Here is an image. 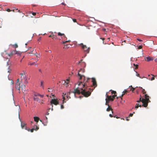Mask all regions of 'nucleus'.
<instances>
[{
  "label": "nucleus",
  "mask_w": 157,
  "mask_h": 157,
  "mask_svg": "<svg viewBox=\"0 0 157 157\" xmlns=\"http://www.w3.org/2000/svg\"><path fill=\"white\" fill-rule=\"evenodd\" d=\"M70 42V40H65V41H62V43L63 44H64V46L63 47V48L65 49H67L69 47H67V44H65V43L67 42Z\"/></svg>",
  "instance_id": "13"
},
{
  "label": "nucleus",
  "mask_w": 157,
  "mask_h": 157,
  "mask_svg": "<svg viewBox=\"0 0 157 157\" xmlns=\"http://www.w3.org/2000/svg\"><path fill=\"white\" fill-rule=\"evenodd\" d=\"M35 66L37 67L38 66V64H35Z\"/></svg>",
  "instance_id": "57"
},
{
  "label": "nucleus",
  "mask_w": 157,
  "mask_h": 157,
  "mask_svg": "<svg viewBox=\"0 0 157 157\" xmlns=\"http://www.w3.org/2000/svg\"><path fill=\"white\" fill-rule=\"evenodd\" d=\"M59 102L56 99H52L51 100V101H50V105H52V107L51 108L52 110V111L53 110V105L54 104L55 105H57L58 104H59Z\"/></svg>",
  "instance_id": "6"
},
{
  "label": "nucleus",
  "mask_w": 157,
  "mask_h": 157,
  "mask_svg": "<svg viewBox=\"0 0 157 157\" xmlns=\"http://www.w3.org/2000/svg\"><path fill=\"white\" fill-rule=\"evenodd\" d=\"M25 86L24 85L23 86H21L22 90H23V89L25 88Z\"/></svg>",
  "instance_id": "35"
},
{
  "label": "nucleus",
  "mask_w": 157,
  "mask_h": 157,
  "mask_svg": "<svg viewBox=\"0 0 157 157\" xmlns=\"http://www.w3.org/2000/svg\"><path fill=\"white\" fill-rule=\"evenodd\" d=\"M69 80V79H67L66 81H64V83L63 84H64L65 83H66V84H67L68 83Z\"/></svg>",
  "instance_id": "26"
},
{
  "label": "nucleus",
  "mask_w": 157,
  "mask_h": 157,
  "mask_svg": "<svg viewBox=\"0 0 157 157\" xmlns=\"http://www.w3.org/2000/svg\"><path fill=\"white\" fill-rule=\"evenodd\" d=\"M61 38L63 39V40H67V38L65 35V37H63V36H62Z\"/></svg>",
  "instance_id": "33"
},
{
  "label": "nucleus",
  "mask_w": 157,
  "mask_h": 157,
  "mask_svg": "<svg viewBox=\"0 0 157 157\" xmlns=\"http://www.w3.org/2000/svg\"><path fill=\"white\" fill-rule=\"evenodd\" d=\"M110 91H111V93H112V94H116V91L112 90H110Z\"/></svg>",
  "instance_id": "32"
},
{
  "label": "nucleus",
  "mask_w": 157,
  "mask_h": 157,
  "mask_svg": "<svg viewBox=\"0 0 157 157\" xmlns=\"http://www.w3.org/2000/svg\"><path fill=\"white\" fill-rule=\"evenodd\" d=\"M6 55H7L8 56L10 57H11L13 55L12 54V53L11 52L10 53L8 54L7 53H6Z\"/></svg>",
  "instance_id": "30"
},
{
  "label": "nucleus",
  "mask_w": 157,
  "mask_h": 157,
  "mask_svg": "<svg viewBox=\"0 0 157 157\" xmlns=\"http://www.w3.org/2000/svg\"><path fill=\"white\" fill-rule=\"evenodd\" d=\"M72 20H73V21L74 22H77L76 20V19H73Z\"/></svg>",
  "instance_id": "41"
},
{
  "label": "nucleus",
  "mask_w": 157,
  "mask_h": 157,
  "mask_svg": "<svg viewBox=\"0 0 157 157\" xmlns=\"http://www.w3.org/2000/svg\"><path fill=\"white\" fill-rule=\"evenodd\" d=\"M62 4L64 5H66V4L63 2L62 3Z\"/></svg>",
  "instance_id": "54"
},
{
  "label": "nucleus",
  "mask_w": 157,
  "mask_h": 157,
  "mask_svg": "<svg viewBox=\"0 0 157 157\" xmlns=\"http://www.w3.org/2000/svg\"><path fill=\"white\" fill-rule=\"evenodd\" d=\"M137 40L138 41H142V40H140V39H137Z\"/></svg>",
  "instance_id": "49"
},
{
  "label": "nucleus",
  "mask_w": 157,
  "mask_h": 157,
  "mask_svg": "<svg viewBox=\"0 0 157 157\" xmlns=\"http://www.w3.org/2000/svg\"><path fill=\"white\" fill-rule=\"evenodd\" d=\"M34 120L36 122H38L39 120V118L36 117H34Z\"/></svg>",
  "instance_id": "21"
},
{
  "label": "nucleus",
  "mask_w": 157,
  "mask_h": 157,
  "mask_svg": "<svg viewBox=\"0 0 157 157\" xmlns=\"http://www.w3.org/2000/svg\"><path fill=\"white\" fill-rule=\"evenodd\" d=\"M142 106L140 104H139L138 103H137L136 104V105L135 106V108L136 109H137L139 107H141V106Z\"/></svg>",
  "instance_id": "22"
},
{
  "label": "nucleus",
  "mask_w": 157,
  "mask_h": 157,
  "mask_svg": "<svg viewBox=\"0 0 157 157\" xmlns=\"http://www.w3.org/2000/svg\"><path fill=\"white\" fill-rule=\"evenodd\" d=\"M6 11H8V12H10L11 11H12V10H11L10 9H7L6 10Z\"/></svg>",
  "instance_id": "40"
},
{
  "label": "nucleus",
  "mask_w": 157,
  "mask_h": 157,
  "mask_svg": "<svg viewBox=\"0 0 157 157\" xmlns=\"http://www.w3.org/2000/svg\"><path fill=\"white\" fill-rule=\"evenodd\" d=\"M20 83H16L15 84V88L16 89L19 91H20V88H21V86H20Z\"/></svg>",
  "instance_id": "15"
},
{
  "label": "nucleus",
  "mask_w": 157,
  "mask_h": 157,
  "mask_svg": "<svg viewBox=\"0 0 157 157\" xmlns=\"http://www.w3.org/2000/svg\"><path fill=\"white\" fill-rule=\"evenodd\" d=\"M44 101L43 100H42L41 101H40V102H41V104H43L44 103Z\"/></svg>",
  "instance_id": "44"
},
{
  "label": "nucleus",
  "mask_w": 157,
  "mask_h": 157,
  "mask_svg": "<svg viewBox=\"0 0 157 157\" xmlns=\"http://www.w3.org/2000/svg\"><path fill=\"white\" fill-rule=\"evenodd\" d=\"M81 71H78V75L80 77L79 80H81V81L79 82L78 85L79 86H82L83 88H85L87 87V83L89 81V80L90 79V78H86L85 76L82 75H81L80 74V72Z\"/></svg>",
  "instance_id": "1"
},
{
  "label": "nucleus",
  "mask_w": 157,
  "mask_h": 157,
  "mask_svg": "<svg viewBox=\"0 0 157 157\" xmlns=\"http://www.w3.org/2000/svg\"><path fill=\"white\" fill-rule=\"evenodd\" d=\"M17 83H19V79H18L17 80Z\"/></svg>",
  "instance_id": "47"
},
{
  "label": "nucleus",
  "mask_w": 157,
  "mask_h": 157,
  "mask_svg": "<svg viewBox=\"0 0 157 157\" xmlns=\"http://www.w3.org/2000/svg\"><path fill=\"white\" fill-rule=\"evenodd\" d=\"M137 76H139V74H138L137 75Z\"/></svg>",
  "instance_id": "63"
},
{
  "label": "nucleus",
  "mask_w": 157,
  "mask_h": 157,
  "mask_svg": "<svg viewBox=\"0 0 157 157\" xmlns=\"http://www.w3.org/2000/svg\"><path fill=\"white\" fill-rule=\"evenodd\" d=\"M91 79H92L91 82H92L93 86H94V88L97 86V82L95 78H92Z\"/></svg>",
  "instance_id": "10"
},
{
  "label": "nucleus",
  "mask_w": 157,
  "mask_h": 157,
  "mask_svg": "<svg viewBox=\"0 0 157 157\" xmlns=\"http://www.w3.org/2000/svg\"><path fill=\"white\" fill-rule=\"evenodd\" d=\"M52 33L53 34H52V38L53 39H56L57 38H56V35H54V34H53V33L52 32Z\"/></svg>",
  "instance_id": "29"
},
{
  "label": "nucleus",
  "mask_w": 157,
  "mask_h": 157,
  "mask_svg": "<svg viewBox=\"0 0 157 157\" xmlns=\"http://www.w3.org/2000/svg\"><path fill=\"white\" fill-rule=\"evenodd\" d=\"M48 52L50 53H52V51L50 50H49L48 51Z\"/></svg>",
  "instance_id": "51"
},
{
  "label": "nucleus",
  "mask_w": 157,
  "mask_h": 157,
  "mask_svg": "<svg viewBox=\"0 0 157 157\" xmlns=\"http://www.w3.org/2000/svg\"><path fill=\"white\" fill-rule=\"evenodd\" d=\"M16 8H14V9H13V10H12V11H13V12H14V10H16Z\"/></svg>",
  "instance_id": "56"
},
{
  "label": "nucleus",
  "mask_w": 157,
  "mask_h": 157,
  "mask_svg": "<svg viewBox=\"0 0 157 157\" xmlns=\"http://www.w3.org/2000/svg\"><path fill=\"white\" fill-rule=\"evenodd\" d=\"M131 89H132V91L133 92H134V90H135V88H133V87H132V86H131Z\"/></svg>",
  "instance_id": "39"
},
{
  "label": "nucleus",
  "mask_w": 157,
  "mask_h": 157,
  "mask_svg": "<svg viewBox=\"0 0 157 157\" xmlns=\"http://www.w3.org/2000/svg\"><path fill=\"white\" fill-rule=\"evenodd\" d=\"M49 37H52V35H50L49 36Z\"/></svg>",
  "instance_id": "55"
},
{
  "label": "nucleus",
  "mask_w": 157,
  "mask_h": 157,
  "mask_svg": "<svg viewBox=\"0 0 157 157\" xmlns=\"http://www.w3.org/2000/svg\"><path fill=\"white\" fill-rule=\"evenodd\" d=\"M39 72H40L41 73H42V71H41V69H39Z\"/></svg>",
  "instance_id": "48"
},
{
  "label": "nucleus",
  "mask_w": 157,
  "mask_h": 157,
  "mask_svg": "<svg viewBox=\"0 0 157 157\" xmlns=\"http://www.w3.org/2000/svg\"><path fill=\"white\" fill-rule=\"evenodd\" d=\"M13 46H14L15 48H17L18 47V45L17 44H15L14 45H13Z\"/></svg>",
  "instance_id": "38"
},
{
  "label": "nucleus",
  "mask_w": 157,
  "mask_h": 157,
  "mask_svg": "<svg viewBox=\"0 0 157 157\" xmlns=\"http://www.w3.org/2000/svg\"><path fill=\"white\" fill-rule=\"evenodd\" d=\"M108 106H109L108 107L106 111L108 112H109L110 110H111L112 112V113H113V109H112V108L110 107V106H109V105H108Z\"/></svg>",
  "instance_id": "18"
},
{
  "label": "nucleus",
  "mask_w": 157,
  "mask_h": 157,
  "mask_svg": "<svg viewBox=\"0 0 157 157\" xmlns=\"http://www.w3.org/2000/svg\"><path fill=\"white\" fill-rule=\"evenodd\" d=\"M126 120L127 121H128L129 120L128 119V117L126 118Z\"/></svg>",
  "instance_id": "59"
},
{
  "label": "nucleus",
  "mask_w": 157,
  "mask_h": 157,
  "mask_svg": "<svg viewBox=\"0 0 157 157\" xmlns=\"http://www.w3.org/2000/svg\"><path fill=\"white\" fill-rule=\"evenodd\" d=\"M11 52L12 53L13 55L17 54V52H16V50L13 51L12 52Z\"/></svg>",
  "instance_id": "27"
},
{
  "label": "nucleus",
  "mask_w": 157,
  "mask_h": 157,
  "mask_svg": "<svg viewBox=\"0 0 157 157\" xmlns=\"http://www.w3.org/2000/svg\"><path fill=\"white\" fill-rule=\"evenodd\" d=\"M34 95L35 97H37V96H40L41 98H43L44 97V95H41L38 93H35L34 94Z\"/></svg>",
  "instance_id": "19"
},
{
  "label": "nucleus",
  "mask_w": 157,
  "mask_h": 157,
  "mask_svg": "<svg viewBox=\"0 0 157 157\" xmlns=\"http://www.w3.org/2000/svg\"><path fill=\"white\" fill-rule=\"evenodd\" d=\"M101 39H102L103 41L105 40V38H101Z\"/></svg>",
  "instance_id": "52"
},
{
  "label": "nucleus",
  "mask_w": 157,
  "mask_h": 157,
  "mask_svg": "<svg viewBox=\"0 0 157 157\" xmlns=\"http://www.w3.org/2000/svg\"><path fill=\"white\" fill-rule=\"evenodd\" d=\"M103 44H106V43H104V41H103Z\"/></svg>",
  "instance_id": "62"
},
{
  "label": "nucleus",
  "mask_w": 157,
  "mask_h": 157,
  "mask_svg": "<svg viewBox=\"0 0 157 157\" xmlns=\"http://www.w3.org/2000/svg\"><path fill=\"white\" fill-rule=\"evenodd\" d=\"M6 63H7V65L8 66V72L10 73V71L11 70H10L9 68L10 66L11 65V63L10 62L9 59L8 58H7L6 59Z\"/></svg>",
  "instance_id": "12"
},
{
  "label": "nucleus",
  "mask_w": 157,
  "mask_h": 157,
  "mask_svg": "<svg viewBox=\"0 0 157 157\" xmlns=\"http://www.w3.org/2000/svg\"><path fill=\"white\" fill-rule=\"evenodd\" d=\"M61 109H63L64 108V106L63 105H62L61 106Z\"/></svg>",
  "instance_id": "42"
},
{
  "label": "nucleus",
  "mask_w": 157,
  "mask_h": 157,
  "mask_svg": "<svg viewBox=\"0 0 157 157\" xmlns=\"http://www.w3.org/2000/svg\"><path fill=\"white\" fill-rule=\"evenodd\" d=\"M32 14H33V15L34 16L36 14V13H35V12H33Z\"/></svg>",
  "instance_id": "43"
},
{
  "label": "nucleus",
  "mask_w": 157,
  "mask_h": 157,
  "mask_svg": "<svg viewBox=\"0 0 157 157\" xmlns=\"http://www.w3.org/2000/svg\"><path fill=\"white\" fill-rule=\"evenodd\" d=\"M142 46H140L138 48H139V49H141V48H142Z\"/></svg>",
  "instance_id": "50"
},
{
  "label": "nucleus",
  "mask_w": 157,
  "mask_h": 157,
  "mask_svg": "<svg viewBox=\"0 0 157 157\" xmlns=\"http://www.w3.org/2000/svg\"><path fill=\"white\" fill-rule=\"evenodd\" d=\"M35 127H36V129H35V128H32V129H31L30 131H31V132H33L34 131V130H36V131H37V130L39 128V127L38 126H35ZM28 130L29 131H30V129H29Z\"/></svg>",
  "instance_id": "16"
},
{
  "label": "nucleus",
  "mask_w": 157,
  "mask_h": 157,
  "mask_svg": "<svg viewBox=\"0 0 157 157\" xmlns=\"http://www.w3.org/2000/svg\"><path fill=\"white\" fill-rule=\"evenodd\" d=\"M16 52H17V54H20V53L19 52H18L16 51Z\"/></svg>",
  "instance_id": "58"
},
{
  "label": "nucleus",
  "mask_w": 157,
  "mask_h": 157,
  "mask_svg": "<svg viewBox=\"0 0 157 157\" xmlns=\"http://www.w3.org/2000/svg\"><path fill=\"white\" fill-rule=\"evenodd\" d=\"M152 75L153 77L151 78H149L148 79L149 80H154L155 79V76L154 75Z\"/></svg>",
  "instance_id": "25"
},
{
  "label": "nucleus",
  "mask_w": 157,
  "mask_h": 157,
  "mask_svg": "<svg viewBox=\"0 0 157 157\" xmlns=\"http://www.w3.org/2000/svg\"><path fill=\"white\" fill-rule=\"evenodd\" d=\"M116 97H117V95L116 94H114L112 96L107 95V98H106L105 99L106 101L105 105H108L109 101H113L114 99Z\"/></svg>",
  "instance_id": "5"
},
{
  "label": "nucleus",
  "mask_w": 157,
  "mask_h": 157,
  "mask_svg": "<svg viewBox=\"0 0 157 157\" xmlns=\"http://www.w3.org/2000/svg\"><path fill=\"white\" fill-rule=\"evenodd\" d=\"M87 87H86L85 88H79L81 90V94L86 97H87L90 96L91 94V92L93 90H91L90 88L89 89V90H90V91L89 90H87Z\"/></svg>",
  "instance_id": "4"
},
{
  "label": "nucleus",
  "mask_w": 157,
  "mask_h": 157,
  "mask_svg": "<svg viewBox=\"0 0 157 157\" xmlns=\"http://www.w3.org/2000/svg\"><path fill=\"white\" fill-rule=\"evenodd\" d=\"M82 45V48L83 49H84V51L86 52L87 53H88L89 52V51L90 50V48H88L85 45H83V44H81Z\"/></svg>",
  "instance_id": "11"
},
{
  "label": "nucleus",
  "mask_w": 157,
  "mask_h": 157,
  "mask_svg": "<svg viewBox=\"0 0 157 157\" xmlns=\"http://www.w3.org/2000/svg\"><path fill=\"white\" fill-rule=\"evenodd\" d=\"M144 97L145 98V99L142 98L141 96H140L139 100L137 101V102H142L143 103L142 106H143L144 107H146L148 105V103L149 101V96L147 94H145Z\"/></svg>",
  "instance_id": "2"
},
{
  "label": "nucleus",
  "mask_w": 157,
  "mask_h": 157,
  "mask_svg": "<svg viewBox=\"0 0 157 157\" xmlns=\"http://www.w3.org/2000/svg\"><path fill=\"white\" fill-rule=\"evenodd\" d=\"M145 60L149 62L150 61L153 60L154 59V58L151 57H145Z\"/></svg>",
  "instance_id": "14"
},
{
  "label": "nucleus",
  "mask_w": 157,
  "mask_h": 157,
  "mask_svg": "<svg viewBox=\"0 0 157 157\" xmlns=\"http://www.w3.org/2000/svg\"><path fill=\"white\" fill-rule=\"evenodd\" d=\"M26 125V124L25 123H24L22 122H21V127L22 129L25 128L26 130H27L26 127L25 126Z\"/></svg>",
  "instance_id": "17"
},
{
  "label": "nucleus",
  "mask_w": 157,
  "mask_h": 157,
  "mask_svg": "<svg viewBox=\"0 0 157 157\" xmlns=\"http://www.w3.org/2000/svg\"><path fill=\"white\" fill-rule=\"evenodd\" d=\"M44 81H41L40 82V86L42 87L43 88H44L43 84L44 83Z\"/></svg>",
  "instance_id": "28"
},
{
  "label": "nucleus",
  "mask_w": 157,
  "mask_h": 157,
  "mask_svg": "<svg viewBox=\"0 0 157 157\" xmlns=\"http://www.w3.org/2000/svg\"><path fill=\"white\" fill-rule=\"evenodd\" d=\"M134 66H136L135 69H136L138 68V65H136L135 64H133Z\"/></svg>",
  "instance_id": "34"
},
{
  "label": "nucleus",
  "mask_w": 157,
  "mask_h": 157,
  "mask_svg": "<svg viewBox=\"0 0 157 157\" xmlns=\"http://www.w3.org/2000/svg\"><path fill=\"white\" fill-rule=\"evenodd\" d=\"M34 101H38L39 102H40V100L39 99L37 98L36 97H34Z\"/></svg>",
  "instance_id": "20"
},
{
  "label": "nucleus",
  "mask_w": 157,
  "mask_h": 157,
  "mask_svg": "<svg viewBox=\"0 0 157 157\" xmlns=\"http://www.w3.org/2000/svg\"><path fill=\"white\" fill-rule=\"evenodd\" d=\"M20 75H21V80L23 79H24V83L25 84H27L28 82V78L26 76V75L24 73V74L22 73H21Z\"/></svg>",
  "instance_id": "7"
},
{
  "label": "nucleus",
  "mask_w": 157,
  "mask_h": 157,
  "mask_svg": "<svg viewBox=\"0 0 157 157\" xmlns=\"http://www.w3.org/2000/svg\"><path fill=\"white\" fill-rule=\"evenodd\" d=\"M11 83H12V84H13V81H11Z\"/></svg>",
  "instance_id": "60"
},
{
  "label": "nucleus",
  "mask_w": 157,
  "mask_h": 157,
  "mask_svg": "<svg viewBox=\"0 0 157 157\" xmlns=\"http://www.w3.org/2000/svg\"><path fill=\"white\" fill-rule=\"evenodd\" d=\"M37 61H36V62H34L32 63H29L28 64L29 65H33L35 64V63Z\"/></svg>",
  "instance_id": "31"
},
{
  "label": "nucleus",
  "mask_w": 157,
  "mask_h": 157,
  "mask_svg": "<svg viewBox=\"0 0 157 157\" xmlns=\"http://www.w3.org/2000/svg\"><path fill=\"white\" fill-rule=\"evenodd\" d=\"M80 87H78L77 88L75 89L74 91H71V93H74V96H75V94L77 93L78 94H80L81 93V92H80V90L81 89L79 88H83L82 86H79Z\"/></svg>",
  "instance_id": "8"
},
{
  "label": "nucleus",
  "mask_w": 157,
  "mask_h": 157,
  "mask_svg": "<svg viewBox=\"0 0 157 157\" xmlns=\"http://www.w3.org/2000/svg\"><path fill=\"white\" fill-rule=\"evenodd\" d=\"M144 97L145 98V99L142 98L141 96H140L139 100L137 101V102H142L143 103L142 106H143L144 107H146L148 105V103L149 101V96L147 94H145Z\"/></svg>",
  "instance_id": "3"
},
{
  "label": "nucleus",
  "mask_w": 157,
  "mask_h": 157,
  "mask_svg": "<svg viewBox=\"0 0 157 157\" xmlns=\"http://www.w3.org/2000/svg\"><path fill=\"white\" fill-rule=\"evenodd\" d=\"M127 91L126 90H125L124 91H123L122 93V94L121 95V96L120 97L122 98L123 96L125 94L127 93Z\"/></svg>",
  "instance_id": "24"
},
{
  "label": "nucleus",
  "mask_w": 157,
  "mask_h": 157,
  "mask_svg": "<svg viewBox=\"0 0 157 157\" xmlns=\"http://www.w3.org/2000/svg\"><path fill=\"white\" fill-rule=\"evenodd\" d=\"M142 92L143 93V94H146V92L145 91V90L144 89H143Z\"/></svg>",
  "instance_id": "36"
},
{
  "label": "nucleus",
  "mask_w": 157,
  "mask_h": 157,
  "mask_svg": "<svg viewBox=\"0 0 157 157\" xmlns=\"http://www.w3.org/2000/svg\"><path fill=\"white\" fill-rule=\"evenodd\" d=\"M109 116L110 117H113V116H112V115L110 114H109Z\"/></svg>",
  "instance_id": "45"
},
{
  "label": "nucleus",
  "mask_w": 157,
  "mask_h": 157,
  "mask_svg": "<svg viewBox=\"0 0 157 157\" xmlns=\"http://www.w3.org/2000/svg\"><path fill=\"white\" fill-rule=\"evenodd\" d=\"M114 117H116V118H117V119H118V118H119L118 117H117V116H116V115Z\"/></svg>",
  "instance_id": "46"
},
{
  "label": "nucleus",
  "mask_w": 157,
  "mask_h": 157,
  "mask_svg": "<svg viewBox=\"0 0 157 157\" xmlns=\"http://www.w3.org/2000/svg\"><path fill=\"white\" fill-rule=\"evenodd\" d=\"M58 35L61 36V37L63 36V37H65V35L63 33H58Z\"/></svg>",
  "instance_id": "23"
},
{
  "label": "nucleus",
  "mask_w": 157,
  "mask_h": 157,
  "mask_svg": "<svg viewBox=\"0 0 157 157\" xmlns=\"http://www.w3.org/2000/svg\"><path fill=\"white\" fill-rule=\"evenodd\" d=\"M135 113L134 112H133V113H130L129 114V117H132V116L133 115V113Z\"/></svg>",
  "instance_id": "37"
},
{
  "label": "nucleus",
  "mask_w": 157,
  "mask_h": 157,
  "mask_svg": "<svg viewBox=\"0 0 157 157\" xmlns=\"http://www.w3.org/2000/svg\"><path fill=\"white\" fill-rule=\"evenodd\" d=\"M32 52H33V51H32V52H30L29 53L30 54H32Z\"/></svg>",
  "instance_id": "61"
},
{
  "label": "nucleus",
  "mask_w": 157,
  "mask_h": 157,
  "mask_svg": "<svg viewBox=\"0 0 157 157\" xmlns=\"http://www.w3.org/2000/svg\"><path fill=\"white\" fill-rule=\"evenodd\" d=\"M71 93V92H68L67 93V94H64V93H63V94L62 95V96H63V103L64 102H65V101H64V100L65 99V97H67V98L68 99H69V98H71L69 96V95L70 94V93Z\"/></svg>",
  "instance_id": "9"
},
{
  "label": "nucleus",
  "mask_w": 157,
  "mask_h": 157,
  "mask_svg": "<svg viewBox=\"0 0 157 157\" xmlns=\"http://www.w3.org/2000/svg\"><path fill=\"white\" fill-rule=\"evenodd\" d=\"M82 61V59L78 63V64H79L81 63V62Z\"/></svg>",
  "instance_id": "53"
},
{
  "label": "nucleus",
  "mask_w": 157,
  "mask_h": 157,
  "mask_svg": "<svg viewBox=\"0 0 157 157\" xmlns=\"http://www.w3.org/2000/svg\"><path fill=\"white\" fill-rule=\"evenodd\" d=\"M18 12H20V11L19 10H18Z\"/></svg>",
  "instance_id": "64"
}]
</instances>
